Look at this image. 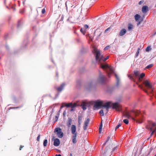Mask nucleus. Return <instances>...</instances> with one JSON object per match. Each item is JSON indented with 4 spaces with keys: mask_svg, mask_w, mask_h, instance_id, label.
Segmentation results:
<instances>
[{
    "mask_svg": "<svg viewBox=\"0 0 156 156\" xmlns=\"http://www.w3.org/2000/svg\"><path fill=\"white\" fill-rule=\"evenodd\" d=\"M131 112L134 113L135 117H132L131 114L129 113V112H127L125 113L124 115V116L128 119L131 118L133 120H136L137 122H138L139 123H141L142 122V121L141 120L139 119H135V118H136L140 113V112L139 111H135L132 110L131 111Z\"/></svg>",
    "mask_w": 156,
    "mask_h": 156,
    "instance_id": "obj_1",
    "label": "nucleus"
},
{
    "mask_svg": "<svg viewBox=\"0 0 156 156\" xmlns=\"http://www.w3.org/2000/svg\"><path fill=\"white\" fill-rule=\"evenodd\" d=\"M76 126L74 125H72L71 127V133L72 134V139L73 143L75 144L77 142V133L76 132Z\"/></svg>",
    "mask_w": 156,
    "mask_h": 156,
    "instance_id": "obj_2",
    "label": "nucleus"
},
{
    "mask_svg": "<svg viewBox=\"0 0 156 156\" xmlns=\"http://www.w3.org/2000/svg\"><path fill=\"white\" fill-rule=\"evenodd\" d=\"M94 54L95 55V59L97 61L100 62L102 59L104 57L103 55L101 54L100 51L98 50L96 48H94Z\"/></svg>",
    "mask_w": 156,
    "mask_h": 156,
    "instance_id": "obj_3",
    "label": "nucleus"
},
{
    "mask_svg": "<svg viewBox=\"0 0 156 156\" xmlns=\"http://www.w3.org/2000/svg\"><path fill=\"white\" fill-rule=\"evenodd\" d=\"M54 132L59 138H62L63 136V133L60 127L55 128L54 130Z\"/></svg>",
    "mask_w": 156,
    "mask_h": 156,
    "instance_id": "obj_4",
    "label": "nucleus"
},
{
    "mask_svg": "<svg viewBox=\"0 0 156 156\" xmlns=\"http://www.w3.org/2000/svg\"><path fill=\"white\" fill-rule=\"evenodd\" d=\"M111 102L109 101L103 105V107L105 108L103 109L104 111L106 113L108 112L109 108L111 107Z\"/></svg>",
    "mask_w": 156,
    "mask_h": 156,
    "instance_id": "obj_5",
    "label": "nucleus"
},
{
    "mask_svg": "<svg viewBox=\"0 0 156 156\" xmlns=\"http://www.w3.org/2000/svg\"><path fill=\"white\" fill-rule=\"evenodd\" d=\"M101 68L103 69L105 68H108L109 69L110 72L108 73V76L109 77H110V75L113 72L112 68L111 67H109L107 64L102 65L101 66Z\"/></svg>",
    "mask_w": 156,
    "mask_h": 156,
    "instance_id": "obj_6",
    "label": "nucleus"
},
{
    "mask_svg": "<svg viewBox=\"0 0 156 156\" xmlns=\"http://www.w3.org/2000/svg\"><path fill=\"white\" fill-rule=\"evenodd\" d=\"M103 102L102 101H98L95 102V104L94 105V109L95 110L97 108H99L100 107H102Z\"/></svg>",
    "mask_w": 156,
    "mask_h": 156,
    "instance_id": "obj_7",
    "label": "nucleus"
},
{
    "mask_svg": "<svg viewBox=\"0 0 156 156\" xmlns=\"http://www.w3.org/2000/svg\"><path fill=\"white\" fill-rule=\"evenodd\" d=\"M116 148L117 147H114L112 151L110 148L109 147H107L105 150L104 154L105 155H106L107 154H108L109 155H110V154H111V153L112 152L114 151Z\"/></svg>",
    "mask_w": 156,
    "mask_h": 156,
    "instance_id": "obj_8",
    "label": "nucleus"
},
{
    "mask_svg": "<svg viewBox=\"0 0 156 156\" xmlns=\"http://www.w3.org/2000/svg\"><path fill=\"white\" fill-rule=\"evenodd\" d=\"M111 106H112L113 109L116 110L117 111H120V106L117 103H111Z\"/></svg>",
    "mask_w": 156,
    "mask_h": 156,
    "instance_id": "obj_9",
    "label": "nucleus"
},
{
    "mask_svg": "<svg viewBox=\"0 0 156 156\" xmlns=\"http://www.w3.org/2000/svg\"><path fill=\"white\" fill-rule=\"evenodd\" d=\"M150 131H152L151 134V136L153 133L156 131V123H152V127L150 128Z\"/></svg>",
    "mask_w": 156,
    "mask_h": 156,
    "instance_id": "obj_10",
    "label": "nucleus"
},
{
    "mask_svg": "<svg viewBox=\"0 0 156 156\" xmlns=\"http://www.w3.org/2000/svg\"><path fill=\"white\" fill-rule=\"evenodd\" d=\"M65 106L67 108L71 107L72 108L71 111H73V108L76 106L77 105L76 103H74L73 104L72 102L69 103L68 104H66L65 105Z\"/></svg>",
    "mask_w": 156,
    "mask_h": 156,
    "instance_id": "obj_11",
    "label": "nucleus"
},
{
    "mask_svg": "<svg viewBox=\"0 0 156 156\" xmlns=\"http://www.w3.org/2000/svg\"><path fill=\"white\" fill-rule=\"evenodd\" d=\"M105 77L103 75H100L98 80V82L100 83H104Z\"/></svg>",
    "mask_w": 156,
    "mask_h": 156,
    "instance_id": "obj_12",
    "label": "nucleus"
},
{
    "mask_svg": "<svg viewBox=\"0 0 156 156\" xmlns=\"http://www.w3.org/2000/svg\"><path fill=\"white\" fill-rule=\"evenodd\" d=\"M143 84L148 88H152V85L147 80L144 81Z\"/></svg>",
    "mask_w": 156,
    "mask_h": 156,
    "instance_id": "obj_13",
    "label": "nucleus"
},
{
    "mask_svg": "<svg viewBox=\"0 0 156 156\" xmlns=\"http://www.w3.org/2000/svg\"><path fill=\"white\" fill-rule=\"evenodd\" d=\"M90 119H87L84 122V124L83 126V128L84 130H86L87 129L88 125L89 123Z\"/></svg>",
    "mask_w": 156,
    "mask_h": 156,
    "instance_id": "obj_14",
    "label": "nucleus"
},
{
    "mask_svg": "<svg viewBox=\"0 0 156 156\" xmlns=\"http://www.w3.org/2000/svg\"><path fill=\"white\" fill-rule=\"evenodd\" d=\"M65 85V83H62L60 87L56 88V89L58 92H60L63 90Z\"/></svg>",
    "mask_w": 156,
    "mask_h": 156,
    "instance_id": "obj_15",
    "label": "nucleus"
},
{
    "mask_svg": "<svg viewBox=\"0 0 156 156\" xmlns=\"http://www.w3.org/2000/svg\"><path fill=\"white\" fill-rule=\"evenodd\" d=\"M60 143V140L59 139L56 138L54 140L53 144L55 146H59Z\"/></svg>",
    "mask_w": 156,
    "mask_h": 156,
    "instance_id": "obj_16",
    "label": "nucleus"
},
{
    "mask_svg": "<svg viewBox=\"0 0 156 156\" xmlns=\"http://www.w3.org/2000/svg\"><path fill=\"white\" fill-rule=\"evenodd\" d=\"M72 0H71L70 1H67L66 2L65 5L67 9L68 8L67 5H68V6H71V7H72L73 6V5L71 6V5H72V4L71 2H72Z\"/></svg>",
    "mask_w": 156,
    "mask_h": 156,
    "instance_id": "obj_17",
    "label": "nucleus"
},
{
    "mask_svg": "<svg viewBox=\"0 0 156 156\" xmlns=\"http://www.w3.org/2000/svg\"><path fill=\"white\" fill-rule=\"evenodd\" d=\"M126 32V30L125 29H122L119 33V35L122 36L124 35Z\"/></svg>",
    "mask_w": 156,
    "mask_h": 156,
    "instance_id": "obj_18",
    "label": "nucleus"
},
{
    "mask_svg": "<svg viewBox=\"0 0 156 156\" xmlns=\"http://www.w3.org/2000/svg\"><path fill=\"white\" fill-rule=\"evenodd\" d=\"M72 122V119L70 118H68V121H67L66 124L67 126L69 127L71 125Z\"/></svg>",
    "mask_w": 156,
    "mask_h": 156,
    "instance_id": "obj_19",
    "label": "nucleus"
},
{
    "mask_svg": "<svg viewBox=\"0 0 156 156\" xmlns=\"http://www.w3.org/2000/svg\"><path fill=\"white\" fill-rule=\"evenodd\" d=\"M148 10V7L147 6H144L142 9V11L143 13H146Z\"/></svg>",
    "mask_w": 156,
    "mask_h": 156,
    "instance_id": "obj_20",
    "label": "nucleus"
},
{
    "mask_svg": "<svg viewBox=\"0 0 156 156\" xmlns=\"http://www.w3.org/2000/svg\"><path fill=\"white\" fill-rule=\"evenodd\" d=\"M81 106H82L83 109L84 110L86 109L87 103L85 102H82L81 104Z\"/></svg>",
    "mask_w": 156,
    "mask_h": 156,
    "instance_id": "obj_21",
    "label": "nucleus"
},
{
    "mask_svg": "<svg viewBox=\"0 0 156 156\" xmlns=\"http://www.w3.org/2000/svg\"><path fill=\"white\" fill-rule=\"evenodd\" d=\"M145 74L144 73H142L140 75L139 78V82H141L142 81L141 79H142L144 78V77L145 76Z\"/></svg>",
    "mask_w": 156,
    "mask_h": 156,
    "instance_id": "obj_22",
    "label": "nucleus"
},
{
    "mask_svg": "<svg viewBox=\"0 0 156 156\" xmlns=\"http://www.w3.org/2000/svg\"><path fill=\"white\" fill-rule=\"evenodd\" d=\"M139 73L138 71H135L134 72V74L133 75V76L136 77L139 75Z\"/></svg>",
    "mask_w": 156,
    "mask_h": 156,
    "instance_id": "obj_23",
    "label": "nucleus"
},
{
    "mask_svg": "<svg viewBox=\"0 0 156 156\" xmlns=\"http://www.w3.org/2000/svg\"><path fill=\"white\" fill-rule=\"evenodd\" d=\"M82 120V117L81 116H78V123L79 124H80L81 123Z\"/></svg>",
    "mask_w": 156,
    "mask_h": 156,
    "instance_id": "obj_24",
    "label": "nucleus"
},
{
    "mask_svg": "<svg viewBox=\"0 0 156 156\" xmlns=\"http://www.w3.org/2000/svg\"><path fill=\"white\" fill-rule=\"evenodd\" d=\"M140 18V16L138 14H136L135 16V20L136 21H137Z\"/></svg>",
    "mask_w": 156,
    "mask_h": 156,
    "instance_id": "obj_25",
    "label": "nucleus"
},
{
    "mask_svg": "<svg viewBox=\"0 0 156 156\" xmlns=\"http://www.w3.org/2000/svg\"><path fill=\"white\" fill-rule=\"evenodd\" d=\"M102 121L101 122V124L100 125L99 127V133H101V131H102Z\"/></svg>",
    "mask_w": 156,
    "mask_h": 156,
    "instance_id": "obj_26",
    "label": "nucleus"
},
{
    "mask_svg": "<svg viewBox=\"0 0 156 156\" xmlns=\"http://www.w3.org/2000/svg\"><path fill=\"white\" fill-rule=\"evenodd\" d=\"M115 77L116 78L117 80V85H118L119 83V77H118L117 75L116 74H115Z\"/></svg>",
    "mask_w": 156,
    "mask_h": 156,
    "instance_id": "obj_27",
    "label": "nucleus"
},
{
    "mask_svg": "<svg viewBox=\"0 0 156 156\" xmlns=\"http://www.w3.org/2000/svg\"><path fill=\"white\" fill-rule=\"evenodd\" d=\"M133 28V25L131 24H129L128 25V29L129 30H130L132 29Z\"/></svg>",
    "mask_w": 156,
    "mask_h": 156,
    "instance_id": "obj_28",
    "label": "nucleus"
},
{
    "mask_svg": "<svg viewBox=\"0 0 156 156\" xmlns=\"http://www.w3.org/2000/svg\"><path fill=\"white\" fill-rule=\"evenodd\" d=\"M48 143V140L47 139H45L44 140L43 143V145L44 147L47 146Z\"/></svg>",
    "mask_w": 156,
    "mask_h": 156,
    "instance_id": "obj_29",
    "label": "nucleus"
},
{
    "mask_svg": "<svg viewBox=\"0 0 156 156\" xmlns=\"http://www.w3.org/2000/svg\"><path fill=\"white\" fill-rule=\"evenodd\" d=\"M101 116H103L104 115V110L102 109L99 112Z\"/></svg>",
    "mask_w": 156,
    "mask_h": 156,
    "instance_id": "obj_30",
    "label": "nucleus"
},
{
    "mask_svg": "<svg viewBox=\"0 0 156 156\" xmlns=\"http://www.w3.org/2000/svg\"><path fill=\"white\" fill-rule=\"evenodd\" d=\"M123 122L126 124H127L129 123V121L127 119H125L123 120Z\"/></svg>",
    "mask_w": 156,
    "mask_h": 156,
    "instance_id": "obj_31",
    "label": "nucleus"
},
{
    "mask_svg": "<svg viewBox=\"0 0 156 156\" xmlns=\"http://www.w3.org/2000/svg\"><path fill=\"white\" fill-rule=\"evenodd\" d=\"M121 123H119L116 127L115 128V130L116 131V130L119 127L121 126Z\"/></svg>",
    "mask_w": 156,
    "mask_h": 156,
    "instance_id": "obj_32",
    "label": "nucleus"
},
{
    "mask_svg": "<svg viewBox=\"0 0 156 156\" xmlns=\"http://www.w3.org/2000/svg\"><path fill=\"white\" fill-rule=\"evenodd\" d=\"M153 66V65L151 64H150L148 66H146V68L147 69H149V68H151L152 66Z\"/></svg>",
    "mask_w": 156,
    "mask_h": 156,
    "instance_id": "obj_33",
    "label": "nucleus"
},
{
    "mask_svg": "<svg viewBox=\"0 0 156 156\" xmlns=\"http://www.w3.org/2000/svg\"><path fill=\"white\" fill-rule=\"evenodd\" d=\"M59 115V114H58L56 115L55 116V121H54V122H56L57 121Z\"/></svg>",
    "mask_w": 156,
    "mask_h": 156,
    "instance_id": "obj_34",
    "label": "nucleus"
},
{
    "mask_svg": "<svg viewBox=\"0 0 156 156\" xmlns=\"http://www.w3.org/2000/svg\"><path fill=\"white\" fill-rule=\"evenodd\" d=\"M150 50H151V47L148 46L146 48V51H149Z\"/></svg>",
    "mask_w": 156,
    "mask_h": 156,
    "instance_id": "obj_35",
    "label": "nucleus"
},
{
    "mask_svg": "<svg viewBox=\"0 0 156 156\" xmlns=\"http://www.w3.org/2000/svg\"><path fill=\"white\" fill-rule=\"evenodd\" d=\"M140 50V48H138L137 49V51L136 53V57H137L139 53Z\"/></svg>",
    "mask_w": 156,
    "mask_h": 156,
    "instance_id": "obj_36",
    "label": "nucleus"
},
{
    "mask_svg": "<svg viewBox=\"0 0 156 156\" xmlns=\"http://www.w3.org/2000/svg\"><path fill=\"white\" fill-rule=\"evenodd\" d=\"M110 48V46H109V45H108L107 46H106V47H105L104 49V50H108V49Z\"/></svg>",
    "mask_w": 156,
    "mask_h": 156,
    "instance_id": "obj_37",
    "label": "nucleus"
},
{
    "mask_svg": "<svg viewBox=\"0 0 156 156\" xmlns=\"http://www.w3.org/2000/svg\"><path fill=\"white\" fill-rule=\"evenodd\" d=\"M108 58H109V56H107L106 58H104L103 59V62H105L107 59H108Z\"/></svg>",
    "mask_w": 156,
    "mask_h": 156,
    "instance_id": "obj_38",
    "label": "nucleus"
},
{
    "mask_svg": "<svg viewBox=\"0 0 156 156\" xmlns=\"http://www.w3.org/2000/svg\"><path fill=\"white\" fill-rule=\"evenodd\" d=\"M40 135H39L37 137V141H40Z\"/></svg>",
    "mask_w": 156,
    "mask_h": 156,
    "instance_id": "obj_39",
    "label": "nucleus"
},
{
    "mask_svg": "<svg viewBox=\"0 0 156 156\" xmlns=\"http://www.w3.org/2000/svg\"><path fill=\"white\" fill-rule=\"evenodd\" d=\"M110 138V136H108V137L107 140H106L105 142L104 143V145H105L106 144V143L108 140Z\"/></svg>",
    "mask_w": 156,
    "mask_h": 156,
    "instance_id": "obj_40",
    "label": "nucleus"
},
{
    "mask_svg": "<svg viewBox=\"0 0 156 156\" xmlns=\"http://www.w3.org/2000/svg\"><path fill=\"white\" fill-rule=\"evenodd\" d=\"M81 32L83 34H84L85 33V31L83 30L82 28H81L80 30Z\"/></svg>",
    "mask_w": 156,
    "mask_h": 156,
    "instance_id": "obj_41",
    "label": "nucleus"
},
{
    "mask_svg": "<svg viewBox=\"0 0 156 156\" xmlns=\"http://www.w3.org/2000/svg\"><path fill=\"white\" fill-rule=\"evenodd\" d=\"M45 12V10L44 9H43L42 10V14H44Z\"/></svg>",
    "mask_w": 156,
    "mask_h": 156,
    "instance_id": "obj_42",
    "label": "nucleus"
},
{
    "mask_svg": "<svg viewBox=\"0 0 156 156\" xmlns=\"http://www.w3.org/2000/svg\"><path fill=\"white\" fill-rule=\"evenodd\" d=\"M24 147V146L21 145L20 147L19 150L21 151L22 149Z\"/></svg>",
    "mask_w": 156,
    "mask_h": 156,
    "instance_id": "obj_43",
    "label": "nucleus"
},
{
    "mask_svg": "<svg viewBox=\"0 0 156 156\" xmlns=\"http://www.w3.org/2000/svg\"><path fill=\"white\" fill-rule=\"evenodd\" d=\"M84 27L86 29H87L88 28V26L87 25L85 24L84 25Z\"/></svg>",
    "mask_w": 156,
    "mask_h": 156,
    "instance_id": "obj_44",
    "label": "nucleus"
},
{
    "mask_svg": "<svg viewBox=\"0 0 156 156\" xmlns=\"http://www.w3.org/2000/svg\"><path fill=\"white\" fill-rule=\"evenodd\" d=\"M144 2V0H143V1H140L139 2V5H141L143 2Z\"/></svg>",
    "mask_w": 156,
    "mask_h": 156,
    "instance_id": "obj_45",
    "label": "nucleus"
},
{
    "mask_svg": "<svg viewBox=\"0 0 156 156\" xmlns=\"http://www.w3.org/2000/svg\"><path fill=\"white\" fill-rule=\"evenodd\" d=\"M128 77L130 78L131 80H133V77L130 75Z\"/></svg>",
    "mask_w": 156,
    "mask_h": 156,
    "instance_id": "obj_46",
    "label": "nucleus"
},
{
    "mask_svg": "<svg viewBox=\"0 0 156 156\" xmlns=\"http://www.w3.org/2000/svg\"><path fill=\"white\" fill-rule=\"evenodd\" d=\"M142 20L141 21L138 22L137 23V26H138L141 23V21H142Z\"/></svg>",
    "mask_w": 156,
    "mask_h": 156,
    "instance_id": "obj_47",
    "label": "nucleus"
},
{
    "mask_svg": "<svg viewBox=\"0 0 156 156\" xmlns=\"http://www.w3.org/2000/svg\"><path fill=\"white\" fill-rule=\"evenodd\" d=\"M110 28H107V29L105 30V32H106V31H108V30H109V29H110Z\"/></svg>",
    "mask_w": 156,
    "mask_h": 156,
    "instance_id": "obj_48",
    "label": "nucleus"
},
{
    "mask_svg": "<svg viewBox=\"0 0 156 156\" xmlns=\"http://www.w3.org/2000/svg\"><path fill=\"white\" fill-rule=\"evenodd\" d=\"M55 156H62L60 154H56V155H55Z\"/></svg>",
    "mask_w": 156,
    "mask_h": 156,
    "instance_id": "obj_49",
    "label": "nucleus"
},
{
    "mask_svg": "<svg viewBox=\"0 0 156 156\" xmlns=\"http://www.w3.org/2000/svg\"><path fill=\"white\" fill-rule=\"evenodd\" d=\"M63 107H64V106L63 105H62V106H61L60 108H63Z\"/></svg>",
    "mask_w": 156,
    "mask_h": 156,
    "instance_id": "obj_50",
    "label": "nucleus"
},
{
    "mask_svg": "<svg viewBox=\"0 0 156 156\" xmlns=\"http://www.w3.org/2000/svg\"><path fill=\"white\" fill-rule=\"evenodd\" d=\"M155 34H156V31H155V32L154 33V35H155Z\"/></svg>",
    "mask_w": 156,
    "mask_h": 156,
    "instance_id": "obj_51",
    "label": "nucleus"
},
{
    "mask_svg": "<svg viewBox=\"0 0 156 156\" xmlns=\"http://www.w3.org/2000/svg\"><path fill=\"white\" fill-rule=\"evenodd\" d=\"M70 156H72V154L71 153H70Z\"/></svg>",
    "mask_w": 156,
    "mask_h": 156,
    "instance_id": "obj_52",
    "label": "nucleus"
},
{
    "mask_svg": "<svg viewBox=\"0 0 156 156\" xmlns=\"http://www.w3.org/2000/svg\"><path fill=\"white\" fill-rule=\"evenodd\" d=\"M76 7V6H74V7H73V8H75V7Z\"/></svg>",
    "mask_w": 156,
    "mask_h": 156,
    "instance_id": "obj_53",
    "label": "nucleus"
},
{
    "mask_svg": "<svg viewBox=\"0 0 156 156\" xmlns=\"http://www.w3.org/2000/svg\"><path fill=\"white\" fill-rule=\"evenodd\" d=\"M155 7H156V4L155 5Z\"/></svg>",
    "mask_w": 156,
    "mask_h": 156,
    "instance_id": "obj_54",
    "label": "nucleus"
},
{
    "mask_svg": "<svg viewBox=\"0 0 156 156\" xmlns=\"http://www.w3.org/2000/svg\"><path fill=\"white\" fill-rule=\"evenodd\" d=\"M154 156H156V155H155Z\"/></svg>",
    "mask_w": 156,
    "mask_h": 156,
    "instance_id": "obj_55",
    "label": "nucleus"
}]
</instances>
